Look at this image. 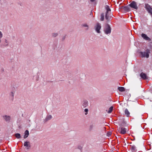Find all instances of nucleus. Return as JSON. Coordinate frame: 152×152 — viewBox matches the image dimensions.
<instances>
[{"mask_svg": "<svg viewBox=\"0 0 152 152\" xmlns=\"http://www.w3.org/2000/svg\"><path fill=\"white\" fill-rule=\"evenodd\" d=\"M140 76L144 80H147L148 79V77L147 76L146 74L143 72H141L140 75Z\"/></svg>", "mask_w": 152, "mask_h": 152, "instance_id": "6e6552de", "label": "nucleus"}, {"mask_svg": "<svg viewBox=\"0 0 152 152\" xmlns=\"http://www.w3.org/2000/svg\"><path fill=\"white\" fill-rule=\"evenodd\" d=\"M52 35L53 37H55L58 36V34L57 33H54L52 34Z\"/></svg>", "mask_w": 152, "mask_h": 152, "instance_id": "a878e982", "label": "nucleus"}, {"mask_svg": "<svg viewBox=\"0 0 152 152\" xmlns=\"http://www.w3.org/2000/svg\"><path fill=\"white\" fill-rule=\"evenodd\" d=\"M149 13H150L152 15V10Z\"/></svg>", "mask_w": 152, "mask_h": 152, "instance_id": "7c9ffc66", "label": "nucleus"}, {"mask_svg": "<svg viewBox=\"0 0 152 152\" xmlns=\"http://www.w3.org/2000/svg\"><path fill=\"white\" fill-rule=\"evenodd\" d=\"M126 130L127 129L126 128L121 127L118 129V132H120L122 134H124L126 133Z\"/></svg>", "mask_w": 152, "mask_h": 152, "instance_id": "423d86ee", "label": "nucleus"}, {"mask_svg": "<svg viewBox=\"0 0 152 152\" xmlns=\"http://www.w3.org/2000/svg\"><path fill=\"white\" fill-rule=\"evenodd\" d=\"M104 14L103 13H102L101 15L100 20L101 21H103L104 20Z\"/></svg>", "mask_w": 152, "mask_h": 152, "instance_id": "b1692460", "label": "nucleus"}, {"mask_svg": "<svg viewBox=\"0 0 152 152\" xmlns=\"http://www.w3.org/2000/svg\"><path fill=\"white\" fill-rule=\"evenodd\" d=\"M145 7L148 13L152 10V8L148 4H145Z\"/></svg>", "mask_w": 152, "mask_h": 152, "instance_id": "1a4fd4ad", "label": "nucleus"}, {"mask_svg": "<svg viewBox=\"0 0 152 152\" xmlns=\"http://www.w3.org/2000/svg\"><path fill=\"white\" fill-rule=\"evenodd\" d=\"M105 8L106 10L105 13V18L107 20H109L112 17L111 14V10L109 7L108 5L105 6Z\"/></svg>", "mask_w": 152, "mask_h": 152, "instance_id": "f257e3e1", "label": "nucleus"}, {"mask_svg": "<svg viewBox=\"0 0 152 152\" xmlns=\"http://www.w3.org/2000/svg\"><path fill=\"white\" fill-rule=\"evenodd\" d=\"M81 26L83 28H84V29L86 30H88L89 28L88 25L86 23H84L81 25Z\"/></svg>", "mask_w": 152, "mask_h": 152, "instance_id": "9b49d317", "label": "nucleus"}, {"mask_svg": "<svg viewBox=\"0 0 152 152\" xmlns=\"http://www.w3.org/2000/svg\"><path fill=\"white\" fill-rule=\"evenodd\" d=\"M84 111L86 113L85 114L86 115L88 113V110L87 109H85L84 110Z\"/></svg>", "mask_w": 152, "mask_h": 152, "instance_id": "c85d7f7f", "label": "nucleus"}, {"mask_svg": "<svg viewBox=\"0 0 152 152\" xmlns=\"http://www.w3.org/2000/svg\"><path fill=\"white\" fill-rule=\"evenodd\" d=\"M129 6L130 7L134 9L137 10L138 8V7L137 6V3L134 1H132L129 4Z\"/></svg>", "mask_w": 152, "mask_h": 152, "instance_id": "39448f33", "label": "nucleus"}, {"mask_svg": "<svg viewBox=\"0 0 152 152\" xmlns=\"http://www.w3.org/2000/svg\"><path fill=\"white\" fill-rule=\"evenodd\" d=\"M52 118V116L51 115H47L45 118V120L46 121H47L51 119Z\"/></svg>", "mask_w": 152, "mask_h": 152, "instance_id": "2eb2a0df", "label": "nucleus"}, {"mask_svg": "<svg viewBox=\"0 0 152 152\" xmlns=\"http://www.w3.org/2000/svg\"><path fill=\"white\" fill-rule=\"evenodd\" d=\"M101 28V25L99 23H97L94 27V28L96 31L98 33H100V30Z\"/></svg>", "mask_w": 152, "mask_h": 152, "instance_id": "20e7f679", "label": "nucleus"}, {"mask_svg": "<svg viewBox=\"0 0 152 152\" xmlns=\"http://www.w3.org/2000/svg\"><path fill=\"white\" fill-rule=\"evenodd\" d=\"M4 45L5 46H7L9 45L8 41L6 39H5V40Z\"/></svg>", "mask_w": 152, "mask_h": 152, "instance_id": "4be33fe9", "label": "nucleus"}, {"mask_svg": "<svg viewBox=\"0 0 152 152\" xmlns=\"http://www.w3.org/2000/svg\"><path fill=\"white\" fill-rule=\"evenodd\" d=\"M15 137L17 138H20V134L19 133H16L15 134Z\"/></svg>", "mask_w": 152, "mask_h": 152, "instance_id": "5701e85b", "label": "nucleus"}, {"mask_svg": "<svg viewBox=\"0 0 152 152\" xmlns=\"http://www.w3.org/2000/svg\"><path fill=\"white\" fill-rule=\"evenodd\" d=\"M95 125L94 124H92L90 125L89 127V129L90 130H91L93 128L95 127Z\"/></svg>", "mask_w": 152, "mask_h": 152, "instance_id": "aec40b11", "label": "nucleus"}, {"mask_svg": "<svg viewBox=\"0 0 152 152\" xmlns=\"http://www.w3.org/2000/svg\"><path fill=\"white\" fill-rule=\"evenodd\" d=\"M118 90L121 92L124 91H125V89L124 87H120L118 88Z\"/></svg>", "mask_w": 152, "mask_h": 152, "instance_id": "f3484780", "label": "nucleus"}, {"mask_svg": "<svg viewBox=\"0 0 152 152\" xmlns=\"http://www.w3.org/2000/svg\"><path fill=\"white\" fill-rule=\"evenodd\" d=\"M15 93V91L12 90V91L10 94V99L12 100H13L14 99V94Z\"/></svg>", "mask_w": 152, "mask_h": 152, "instance_id": "ddd939ff", "label": "nucleus"}, {"mask_svg": "<svg viewBox=\"0 0 152 152\" xmlns=\"http://www.w3.org/2000/svg\"><path fill=\"white\" fill-rule=\"evenodd\" d=\"M111 134V132H108L107 133V136L109 137L110 136Z\"/></svg>", "mask_w": 152, "mask_h": 152, "instance_id": "c756f323", "label": "nucleus"}, {"mask_svg": "<svg viewBox=\"0 0 152 152\" xmlns=\"http://www.w3.org/2000/svg\"><path fill=\"white\" fill-rule=\"evenodd\" d=\"M91 1L93 2L95 0H90Z\"/></svg>", "mask_w": 152, "mask_h": 152, "instance_id": "2f4dec72", "label": "nucleus"}, {"mask_svg": "<svg viewBox=\"0 0 152 152\" xmlns=\"http://www.w3.org/2000/svg\"><path fill=\"white\" fill-rule=\"evenodd\" d=\"M34 79H35L36 81H37L39 79V76L38 75L34 76Z\"/></svg>", "mask_w": 152, "mask_h": 152, "instance_id": "393cba45", "label": "nucleus"}, {"mask_svg": "<svg viewBox=\"0 0 152 152\" xmlns=\"http://www.w3.org/2000/svg\"><path fill=\"white\" fill-rule=\"evenodd\" d=\"M29 135V132L28 130H26L25 132V135L24 137V138H26Z\"/></svg>", "mask_w": 152, "mask_h": 152, "instance_id": "dca6fc26", "label": "nucleus"}, {"mask_svg": "<svg viewBox=\"0 0 152 152\" xmlns=\"http://www.w3.org/2000/svg\"><path fill=\"white\" fill-rule=\"evenodd\" d=\"M113 106H111L109 109L108 111L107 112V113H111V112L112 111L113 109Z\"/></svg>", "mask_w": 152, "mask_h": 152, "instance_id": "412c9836", "label": "nucleus"}, {"mask_svg": "<svg viewBox=\"0 0 152 152\" xmlns=\"http://www.w3.org/2000/svg\"><path fill=\"white\" fill-rule=\"evenodd\" d=\"M125 113L126 115V116L129 117L130 115V113L127 109H126L125 110Z\"/></svg>", "mask_w": 152, "mask_h": 152, "instance_id": "a211bd4d", "label": "nucleus"}, {"mask_svg": "<svg viewBox=\"0 0 152 152\" xmlns=\"http://www.w3.org/2000/svg\"><path fill=\"white\" fill-rule=\"evenodd\" d=\"M23 145L26 147V149H29L30 148V143L29 141L25 142L24 143Z\"/></svg>", "mask_w": 152, "mask_h": 152, "instance_id": "0eeeda50", "label": "nucleus"}, {"mask_svg": "<svg viewBox=\"0 0 152 152\" xmlns=\"http://www.w3.org/2000/svg\"><path fill=\"white\" fill-rule=\"evenodd\" d=\"M142 37L145 40H148L149 41H150L151 40V39L148 37L147 35L144 34H141Z\"/></svg>", "mask_w": 152, "mask_h": 152, "instance_id": "9d476101", "label": "nucleus"}, {"mask_svg": "<svg viewBox=\"0 0 152 152\" xmlns=\"http://www.w3.org/2000/svg\"><path fill=\"white\" fill-rule=\"evenodd\" d=\"M104 31L105 34H110L111 32V28L108 24H107L104 29Z\"/></svg>", "mask_w": 152, "mask_h": 152, "instance_id": "f03ea898", "label": "nucleus"}, {"mask_svg": "<svg viewBox=\"0 0 152 152\" xmlns=\"http://www.w3.org/2000/svg\"><path fill=\"white\" fill-rule=\"evenodd\" d=\"M88 103L86 100H84L83 101L82 104V106L84 107H86L88 105Z\"/></svg>", "mask_w": 152, "mask_h": 152, "instance_id": "f8f14e48", "label": "nucleus"}, {"mask_svg": "<svg viewBox=\"0 0 152 152\" xmlns=\"http://www.w3.org/2000/svg\"><path fill=\"white\" fill-rule=\"evenodd\" d=\"M131 149L132 152H135L136 151V147L134 145L131 146Z\"/></svg>", "mask_w": 152, "mask_h": 152, "instance_id": "6ab92c4d", "label": "nucleus"}, {"mask_svg": "<svg viewBox=\"0 0 152 152\" xmlns=\"http://www.w3.org/2000/svg\"><path fill=\"white\" fill-rule=\"evenodd\" d=\"M149 50H148L146 52H140V54L142 57H145L148 58L149 57Z\"/></svg>", "mask_w": 152, "mask_h": 152, "instance_id": "7ed1b4c3", "label": "nucleus"}, {"mask_svg": "<svg viewBox=\"0 0 152 152\" xmlns=\"http://www.w3.org/2000/svg\"><path fill=\"white\" fill-rule=\"evenodd\" d=\"M123 9L124 10L126 11H128L129 10V8L128 6L124 7Z\"/></svg>", "mask_w": 152, "mask_h": 152, "instance_id": "bb28decb", "label": "nucleus"}, {"mask_svg": "<svg viewBox=\"0 0 152 152\" xmlns=\"http://www.w3.org/2000/svg\"><path fill=\"white\" fill-rule=\"evenodd\" d=\"M3 118L6 121H9L10 119L11 118L10 116L5 115L3 116Z\"/></svg>", "mask_w": 152, "mask_h": 152, "instance_id": "4468645a", "label": "nucleus"}, {"mask_svg": "<svg viewBox=\"0 0 152 152\" xmlns=\"http://www.w3.org/2000/svg\"><path fill=\"white\" fill-rule=\"evenodd\" d=\"M3 37V34L2 32L0 31V39H1Z\"/></svg>", "mask_w": 152, "mask_h": 152, "instance_id": "cd10ccee", "label": "nucleus"}]
</instances>
